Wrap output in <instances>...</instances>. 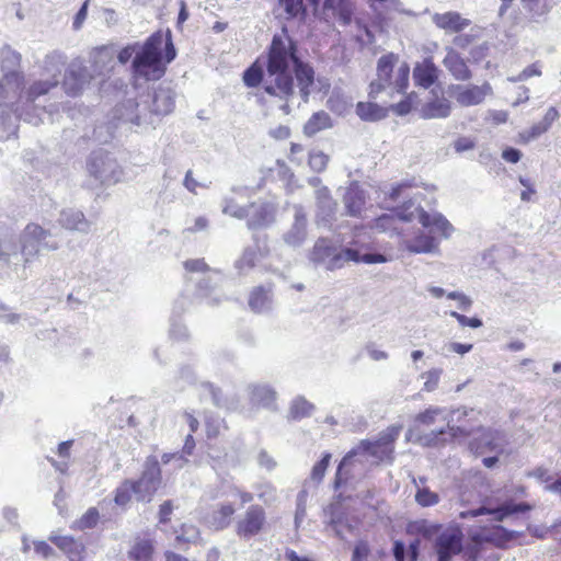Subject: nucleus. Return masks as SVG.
I'll return each instance as SVG.
<instances>
[{"label":"nucleus","mask_w":561,"mask_h":561,"mask_svg":"<svg viewBox=\"0 0 561 561\" xmlns=\"http://www.w3.org/2000/svg\"><path fill=\"white\" fill-rule=\"evenodd\" d=\"M295 72L299 94L305 103L308 102L310 88L314 82L313 69L299 60L293 41L286 34L274 35L267 57L266 72L264 73L255 64L244 71L243 81L245 85L254 88L262 83L264 91L280 101L279 108L290 113L288 101L294 96Z\"/></svg>","instance_id":"nucleus-1"},{"label":"nucleus","mask_w":561,"mask_h":561,"mask_svg":"<svg viewBox=\"0 0 561 561\" xmlns=\"http://www.w3.org/2000/svg\"><path fill=\"white\" fill-rule=\"evenodd\" d=\"M401 425H392L379 434L374 442L362 440L355 448L348 451L340 462L335 476V488H340L350 476L356 473L358 467L369 462L377 465L380 461L391 460L393 443L399 437Z\"/></svg>","instance_id":"nucleus-2"},{"label":"nucleus","mask_w":561,"mask_h":561,"mask_svg":"<svg viewBox=\"0 0 561 561\" xmlns=\"http://www.w3.org/2000/svg\"><path fill=\"white\" fill-rule=\"evenodd\" d=\"M175 56L171 33L164 41L161 33H153L144 44L139 45V49L131 61L133 79L144 81H157L161 79L167 69V64Z\"/></svg>","instance_id":"nucleus-3"},{"label":"nucleus","mask_w":561,"mask_h":561,"mask_svg":"<svg viewBox=\"0 0 561 561\" xmlns=\"http://www.w3.org/2000/svg\"><path fill=\"white\" fill-rule=\"evenodd\" d=\"M415 529L424 537L437 534L433 546L437 554V561H450L453 557L462 550L463 535L458 527L442 529L439 525L422 520L415 524Z\"/></svg>","instance_id":"nucleus-4"},{"label":"nucleus","mask_w":561,"mask_h":561,"mask_svg":"<svg viewBox=\"0 0 561 561\" xmlns=\"http://www.w3.org/2000/svg\"><path fill=\"white\" fill-rule=\"evenodd\" d=\"M398 58L388 54L379 58L377 65V79L370 84V94L378 93L386 88H392L398 93H404L409 84L410 67L401 62L393 71Z\"/></svg>","instance_id":"nucleus-5"},{"label":"nucleus","mask_w":561,"mask_h":561,"mask_svg":"<svg viewBox=\"0 0 561 561\" xmlns=\"http://www.w3.org/2000/svg\"><path fill=\"white\" fill-rule=\"evenodd\" d=\"M472 409L460 407L454 410L446 409L445 422L446 428L432 431L419 437V443L425 447H436L445 444L447 440L457 436H467L470 434V427L462 424L463 420L473 414Z\"/></svg>","instance_id":"nucleus-6"},{"label":"nucleus","mask_w":561,"mask_h":561,"mask_svg":"<svg viewBox=\"0 0 561 561\" xmlns=\"http://www.w3.org/2000/svg\"><path fill=\"white\" fill-rule=\"evenodd\" d=\"M309 259L317 265H324L327 270L341 268L345 263L357 259V250L345 248L337 250L325 238L316 241L309 253Z\"/></svg>","instance_id":"nucleus-7"},{"label":"nucleus","mask_w":561,"mask_h":561,"mask_svg":"<svg viewBox=\"0 0 561 561\" xmlns=\"http://www.w3.org/2000/svg\"><path fill=\"white\" fill-rule=\"evenodd\" d=\"M402 219H417L424 228L428 229L431 232L440 234L445 239L449 238L454 232L453 225L445 216L440 213H427L419 205H413L409 214H402Z\"/></svg>","instance_id":"nucleus-8"},{"label":"nucleus","mask_w":561,"mask_h":561,"mask_svg":"<svg viewBox=\"0 0 561 561\" xmlns=\"http://www.w3.org/2000/svg\"><path fill=\"white\" fill-rule=\"evenodd\" d=\"M138 501H150L161 485V469L156 459L147 462L137 481H131Z\"/></svg>","instance_id":"nucleus-9"},{"label":"nucleus","mask_w":561,"mask_h":561,"mask_svg":"<svg viewBox=\"0 0 561 561\" xmlns=\"http://www.w3.org/2000/svg\"><path fill=\"white\" fill-rule=\"evenodd\" d=\"M450 94L459 105L474 106L481 104L488 95L492 94V87L488 82L481 85L453 84Z\"/></svg>","instance_id":"nucleus-10"},{"label":"nucleus","mask_w":561,"mask_h":561,"mask_svg":"<svg viewBox=\"0 0 561 561\" xmlns=\"http://www.w3.org/2000/svg\"><path fill=\"white\" fill-rule=\"evenodd\" d=\"M277 204L257 201L247 205V225L250 229L264 228L275 220Z\"/></svg>","instance_id":"nucleus-11"},{"label":"nucleus","mask_w":561,"mask_h":561,"mask_svg":"<svg viewBox=\"0 0 561 561\" xmlns=\"http://www.w3.org/2000/svg\"><path fill=\"white\" fill-rule=\"evenodd\" d=\"M507 443V437L503 432L483 430L480 435L470 443V449L476 454H484L486 451L502 454Z\"/></svg>","instance_id":"nucleus-12"},{"label":"nucleus","mask_w":561,"mask_h":561,"mask_svg":"<svg viewBox=\"0 0 561 561\" xmlns=\"http://www.w3.org/2000/svg\"><path fill=\"white\" fill-rule=\"evenodd\" d=\"M307 215L301 205H294V221L283 234L284 242L293 248L300 247L307 239Z\"/></svg>","instance_id":"nucleus-13"},{"label":"nucleus","mask_w":561,"mask_h":561,"mask_svg":"<svg viewBox=\"0 0 561 561\" xmlns=\"http://www.w3.org/2000/svg\"><path fill=\"white\" fill-rule=\"evenodd\" d=\"M355 4L352 0H324L321 14L325 21L337 20L342 25L352 22Z\"/></svg>","instance_id":"nucleus-14"},{"label":"nucleus","mask_w":561,"mask_h":561,"mask_svg":"<svg viewBox=\"0 0 561 561\" xmlns=\"http://www.w3.org/2000/svg\"><path fill=\"white\" fill-rule=\"evenodd\" d=\"M265 523V514L259 505H252L248 508L244 516L237 523V533L239 536L249 538L256 535Z\"/></svg>","instance_id":"nucleus-15"},{"label":"nucleus","mask_w":561,"mask_h":561,"mask_svg":"<svg viewBox=\"0 0 561 561\" xmlns=\"http://www.w3.org/2000/svg\"><path fill=\"white\" fill-rule=\"evenodd\" d=\"M446 55L443 65L457 81H468L472 78V71L467 65L466 59L457 51L455 47H446Z\"/></svg>","instance_id":"nucleus-16"},{"label":"nucleus","mask_w":561,"mask_h":561,"mask_svg":"<svg viewBox=\"0 0 561 561\" xmlns=\"http://www.w3.org/2000/svg\"><path fill=\"white\" fill-rule=\"evenodd\" d=\"M48 231L45 230L42 226L35 222H31L26 225L24 229V238L25 240L22 243V254L24 256V264H28L32 262L39 253V249L36 244L32 243V241H43L48 236Z\"/></svg>","instance_id":"nucleus-17"},{"label":"nucleus","mask_w":561,"mask_h":561,"mask_svg":"<svg viewBox=\"0 0 561 561\" xmlns=\"http://www.w3.org/2000/svg\"><path fill=\"white\" fill-rule=\"evenodd\" d=\"M433 24L445 33L456 34L471 25V20L462 16L457 11H447L444 13H434L432 15Z\"/></svg>","instance_id":"nucleus-18"},{"label":"nucleus","mask_w":561,"mask_h":561,"mask_svg":"<svg viewBox=\"0 0 561 561\" xmlns=\"http://www.w3.org/2000/svg\"><path fill=\"white\" fill-rule=\"evenodd\" d=\"M528 510H529V506L525 503H520V504L505 503L496 508H489L486 506H482L477 510L461 512L460 517L468 518V517H477L482 514H489L492 516V519L500 522L514 513L525 512Z\"/></svg>","instance_id":"nucleus-19"},{"label":"nucleus","mask_w":561,"mask_h":561,"mask_svg":"<svg viewBox=\"0 0 561 561\" xmlns=\"http://www.w3.org/2000/svg\"><path fill=\"white\" fill-rule=\"evenodd\" d=\"M268 253L270 249L266 241L255 238L254 247H249L244 250L241 257L236 262V268L240 273H247L257 261L265 257Z\"/></svg>","instance_id":"nucleus-20"},{"label":"nucleus","mask_w":561,"mask_h":561,"mask_svg":"<svg viewBox=\"0 0 561 561\" xmlns=\"http://www.w3.org/2000/svg\"><path fill=\"white\" fill-rule=\"evenodd\" d=\"M90 80L91 76L84 68L70 69L65 73L62 88L67 95L77 96Z\"/></svg>","instance_id":"nucleus-21"},{"label":"nucleus","mask_w":561,"mask_h":561,"mask_svg":"<svg viewBox=\"0 0 561 561\" xmlns=\"http://www.w3.org/2000/svg\"><path fill=\"white\" fill-rule=\"evenodd\" d=\"M439 72L440 70L434 64L432 58H425L414 67L413 78L417 85L428 89L436 82Z\"/></svg>","instance_id":"nucleus-22"},{"label":"nucleus","mask_w":561,"mask_h":561,"mask_svg":"<svg viewBox=\"0 0 561 561\" xmlns=\"http://www.w3.org/2000/svg\"><path fill=\"white\" fill-rule=\"evenodd\" d=\"M451 103L444 96H434L421 107V117L425 119L446 118L450 115Z\"/></svg>","instance_id":"nucleus-23"},{"label":"nucleus","mask_w":561,"mask_h":561,"mask_svg":"<svg viewBox=\"0 0 561 561\" xmlns=\"http://www.w3.org/2000/svg\"><path fill=\"white\" fill-rule=\"evenodd\" d=\"M365 193L356 182H353L343 197L346 211L351 216H358L365 205Z\"/></svg>","instance_id":"nucleus-24"},{"label":"nucleus","mask_w":561,"mask_h":561,"mask_svg":"<svg viewBox=\"0 0 561 561\" xmlns=\"http://www.w3.org/2000/svg\"><path fill=\"white\" fill-rule=\"evenodd\" d=\"M49 541L60 549L68 558L76 559L81 558L84 546L72 536H58L53 535L49 537Z\"/></svg>","instance_id":"nucleus-25"},{"label":"nucleus","mask_w":561,"mask_h":561,"mask_svg":"<svg viewBox=\"0 0 561 561\" xmlns=\"http://www.w3.org/2000/svg\"><path fill=\"white\" fill-rule=\"evenodd\" d=\"M412 207L413 203H410L402 209L398 210L396 214H383L379 216L375 220L373 228L379 232L398 231V224L400 221H405L402 219V214H409Z\"/></svg>","instance_id":"nucleus-26"},{"label":"nucleus","mask_w":561,"mask_h":561,"mask_svg":"<svg viewBox=\"0 0 561 561\" xmlns=\"http://www.w3.org/2000/svg\"><path fill=\"white\" fill-rule=\"evenodd\" d=\"M236 510L231 503H221L207 516V523L214 529H224L230 525Z\"/></svg>","instance_id":"nucleus-27"},{"label":"nucleus","mask_w":561,"mask_h":561,"mask_svg":"<svg viewBox=\"0 0 561 561\" xmlns=\"http://www.w3.org/2000/svg\"><path fill=\"white\" fill-rule=\"evenodd\" d=\"M153 552V541L150 538L137 537L128 551V559L131 561H152Z\"/></svg>","instance_id":"nucleus-28"},{"label":"nucleus","mask_w":561,"mask_h":561,"mask_svg":"<svg viewBox=\"0 0 561 561\" xmlns=\"http://www.w3.org/2000/svg\"><path fill=\"white\" fill-rule=\"evenodd\" d=\"M407 250L414 253H431L437 250L438 241L435 237L421 232L413 239L404 240Z\"/></svg>","instance_id":"nucleus-29"},{"label":"nucleus","mask_w":561,"mask_h":561,"mask_svg":"<svg viewBox=\"0 0 561 561\" xmlns=\"http://www.w3.org/2000/svg\"><path fill=\"white\" fill-rule=\"evenodd\" d=\"M250 397L254 404L273 408L276 400V391L267 385H252L250 387Z\"/></svg>","instance_id":"nucleus-30"},{"label":"nucleus","mask_w":561,"mask_h":561,"mask_svg":"<svg viewBox=\"0 0 561 561\" xmlns=\"http://www.w3.org/2000/svg\"><path fill=\"white\" fill-rule=\"evenodd\" d=\"M333 126L331 116L324 112L319 111L312 114L304 126V133L307 136H313L321 130L331 128Z\"/></svg>","instance_id":"nucleus-31"},{"label":"nucleus","mask_w":561,"mask_h":561,"mask_svg":"<svg viewBox=\"0 0 561 561\" xmlns=\"http://www.w3.org/2000/svg\"><path fill=\"white\" fill-rule=\"evenodd\" d=\"M356 113L362 119L370 122L379 121L387 116V110L385 107L370 102H359L356 105Z\"/></svg>","instance_id":"nucleus-32"},{"label":"nucleus","mask_w":561,"mask_h":561,"mask_svg":"<svg viewBox=\"0 0 561 561\" xmlns=\"http://www.w3.org/2000/svg\"><path fill=\"white\" fill-rule=\"evenodd\" d=\"M114 56H115V51H114L113 44H107V45H102V46L95 47L93 49L94 66L100 69H103V68L113 69Z\"/></svg>","instance_id":"nucleus-33"},{"label":"nucleus","mask_w":561,"mask_h":561,"mask_svg":"<svg viewBox=\"0 0 561 561\" xmlns=\"http://www.w3.org/2000/svg\"><path fill=\"white\" fill-rule=\"evenodd\" d=\"M272 298L263 287L255 288L249 298V306L254 312H263L271 308Z\"/></svg>","instance_id":"nucleus-34"},{"label":"nucleus","mask_w":561,"mask_h":561,"mask_svg":"<svg viewBox=\"0 0 561 561\" xmlns=\"http://www.w3.org/2000/svg\"><path fill=\"white\" fill-rule=\"evenodd\" d=\"M316 199L320 215L323 218L330 217L334 213L336 205L327 186H321L316 190Z\"/></svg>","instance_id":"nucleus-35"},{"label":"nucleus","mask_w":561,"mask_h":561,"mask_svg":"<svg viewBox=\"0 0 561 561\" xmlns=\"http://www.w3.org/2000/svg\"><path fill=\"white\" fill-rule=\"evenodd\" d=\"M314 411V405L305 397L298 396L293 399L289 407V416L294 420H300L310 416Z\"/></svg>","instance_id":"nucleus-36"},{"label":"nucleus","mask_w":561,"mask_h":561,"mask_svg":"<svg viewBox=\"0 0 561 561\" xmlns=\"http://www.w3.org/2000/svg\"><path fill=\"white\" fill-rule=\"evenodd\" d=\"M23 87V76L19 72L10 71L0 79V98H5L9 89L18 92L21 91Z\"/></svg>","instance_id":"nucleus-37"},{"label":"nucleus","mask_w":561,"mask_h":561,"mask_svg":"<svg viewBox=\"0 0 561 561\" xmlns=\"http://www.w3.org/2000/svg\"><path fill=\"white\" fill-rule=\"evenodd\" d=\"M414 500L421 507H432L440 502L438 493L432 491L427 485L419 484Z\"/></svg>","instance_id":"nucleus-38"},{"label":"nucleus","mask_w":561,"mask_h":561,"mask_svg":"<svg viewBox=\"0 0 561 561\" xmlns=\"http://www.w3.org/2000/svg\"><path fill=\"white\" fill-rule=\"evenodd\" d=\"M60 224L69 230H82L87 226L84 215L81 211H64L60 217Z\"/></svg>","instance_id":"nucleus-39"},{"label":"nucleus","mask_w":561,"mask_h":561,"mask_svg":"<svg viewBox=\"0 0 561 561\" xmlns=\"http://www.w3.org/2000/svg\"><path fill=\"white\" fill-rule=\"evenodd\" d=\"M446 409L439 407H431L424 412L419 413L415 416V422L423 425L430 426L435 424L437 421L445 422Z\"/></svg>","instance_id":"nucleus-40"},{"label":"nucleus","mask_w":561,"mask_h":561,"mask_svg":"<svg viewBox=\"0 0 561 561\" xmlns=\"http://www.w3.org/2000/svg\"><path fill=\"white\" fill-rule=\"evenodd\" d=\"M58 85V80L35 81L27 90V99L35 101L37 98L47 94L51 89Z\"/></svg>","instance_id":"nucleus-41"},{"label":"nucleus","mask_w":561,"mask_h":561,"mask_svg":"<svg viewBox=\"0 0 561 561\" xmlns=\"http://www.w3.org/2000/svg\"><path fill=\"white\" fill-rule=\"evenodd\" d=\"M133 494H135V488H134L131 481L130 480H125L115 490L114 502L118 506H125V505H127L130 502Z\"/></svg>","instance_id":"nucleus-42"},{"label":"nucleus","mask_w":561,"mask_h":561,"mask_svg":"<svg viewBox=\"0 0 561 561\" xmlns=\"http://www.w3.org/2000/svg\"><path fill=\"white\" fill-rule=\"evenodd\" d=\"M331 458L332 455L330 453H324L322 455V458L311 469V481H313L317 484H319L322 481L324 473L330 465Z\"/></svg>","instance_id":"nucleus-43"},{"label":"nucleus","mask_w":561,"mask_h":561,"mask_svg":"<svg viewBox=\"0 0 561 561\" xmlns=\"http://www.w3.org/2000/svg\"><path fill=\"white\" fill-rule=\"evenodd\" d=\"M222 213L237 219H244L247 217V206L239 205L232 197H226Z\"/></svg>","instance_id":"nucleus-44"},{"label":"nucleus","mask_w":561,"mask_h":561,"mask_svg":"<svg viewBox=\"0 0 561 561\" xmlns=\"http://www.w3.org/2000/svg\"><path fill=\"white\" fill-rule=\"evenodd\" d=\"M100 515L95 507H90L76 523L75 528L83 530L93 528L99 522Z\"/></svg>","instance_id":"nucleus-45"},{"label":"nucleus","mask_w":561,"mask_h":561,"mask_svg":"<svg viewBox=\"0 0 561 561\" xmlns=\"http://www.w3.org/2000/svg\"><path fill=\"white\" fill-rule=\"evenodd\" d=\"M199 539V530L191 524H183L181 534L178 533V546L180 542L195 543Z\"/></svg>","instance_id":"nucleus-46"},{"label":"nucleus","mask_w":561,"mask_h":561,"mask_svg":"<svg viewBox=\"0 0 561 561\" xmlns=\"http://www.w3.org/2000/svg\"><path fill=\"white\" fill-rule=\"evenodd\" d=\"M525 9H527L533 16H542L550 10L547 0H522Z\"/></svg>","instance_id":"nucleus-47"},{"label":"nucleus","mask_w":561,"mask_h":561,"mask_svg":"<svg viewBox=\"0 0 561 561\" xmlns=\"http://www.w3.org/2000/svg\"><path fill=\"white\" fill-rule=\"evenodd\" d=\"M442 369L433 368L428 371H425L421 375L422 379H424V386L423 390L427 392L434 391L439 382L440 376H442Z\"/></svg>","instance_id":"nucleus-48"},{"label":"nucleus","mask_w":561,"mask_h":561,"mask_svg":"<svg viewBox=\"0 0 561 561\" xmlns=\"http://www.w3.org/2000/svg\"><path fill=\"white\" fill-rule=\"evenodd\" d=\"M329 162V157L322 151H312L309 154V167L316 172H322Z\"/></svg>","instance_id":"nucleus-49"},{"label":"nucleus","mask_w":561,"mask_h":561,"mask_svg":"<svg viewBox=\"0 0 561 561\" xmlns=\"http://www.w3.org/2000/svg\"><path fill=\"white\" fill-rule=\"evenodd\" d=\"M278 4L287 18L297 16L302 11V0H278Z\"/></svg>","instance_id":"nucleus-50"},{"label":"nucleus","mask_w":561,"mask_h":561,"mask_svg":"<svg viewBox=\"0 0 561 561\" xmlns=\"http://www.w3.org/2000/svg\"><path fill=\"white\" fill-rule=\"evenodd\" d=\"M518 181L524 186V190L520 192V199L523 202H530L537 193L534 182L523 175L518 176Z\"/></svg>","instance_id":"nucleus-51"},{"label":"nucleus","mask_w":561,"mask_h":561,"mask_svg":"<svg viewBox=\"0 0 561 561\" xmlns=\"http://www.w3.org/2000/svg\"><path fill=\"white\" fill-rule=\"evenodd\" d=\"M447 298L456 300V302H458V308L462 311L470 310L473 304L472 299L462 291H450L447 294Z\"/></svg>","instance_id":"nucleus-52"},{"label":"nucleus","mask_w":561,"mask_h":561,"mask_svg":"<svg viewBox=\"0 0 561 561\" xmlns=\"http://www.w3.org/2000/svg\"><path fill=\"white\" fill-rule=\"evenodd\" d=\"M139 43L128 44L123 47L117 54V60L122 65H126L133 57L136 56L139 49Z\"/></svg>","instance_id":"nucleus-53"},{"label":"nucleus","mask_w":561,"mask_h":561,"mask_svg":"<svg viewBox=\"0 0 561 561\" xmlns=\"http://www.w3.org/2000/svg\"><path fill=\"white\" fill-rule=\"evenodd\" d=\"M257 497L265 503H270L275 501L276 499V490L270 483H262L257 485Z\"/></svg>","instance_id":"nucleus-54"},{"label":"nucleus","mask_w":561,"mask_h":561,"mask_svg":"<svg viewBox=\"0 0 561 561\" xmlns=\"http://www.w3.org/2000/svg\"><path fill=\"white\" fill-rule=\"evenodd\" d=\"M306 499H307V492L302 490L299 492L297 497V508H296V515H295V524L296 527H299L300 523L304 520L306 516Z\"/></svg>","instance_id":"nucleus-55"},{"label":"nucleus","mask_w":561,"mask_h":561,"mask_svg":"<svg viewBox=\"0 0 561 561\" xmlns=\"http://www.w3.org/2000/svg\"><path fill=\"white\" fill-rule=\"evenodd\" d=\"M449 314L455 318L461 327H470L472 329L482 327V321L479 318H468L457 311H450Z\"/></svg>","instance_id":"nucleus-56"},{"label":"nucleus","mask_w":561,"mask_h":561,"mask_svg":"<svg viewBox=\"0 0 561 561\" xmlns=\"http://www.w3.org/2000/svg\"><path fill=\"white\" fill-rule=\"evenodd\" d=\"M457 35L453 38V44L456 48L466 49L468 48L476 39L477 35L473 33H456Z\"/></svg>","instance_id":"nucleus-57"},{"label":"nucleus","mask_w":561,"mask_h":561,"mask_svg":"<svg viewBox=\"0 0 561 561\" xmlns=\"http://www.w3.org/2000/svg\"><path fill=\"white\" fill-rule=\"evenodd\" d=\"M545 133H547V130L542 126V123L538 122V123L534 124L528 130H524L523 133H520V137L525 141H530L533 139L538 138L539 136H541Z\"/></svg>","instance_id":"nucleus-58"},{"label":"nucleus","mask_w":561,"mask_h":561,"mask_svg":"<svg viewBox=\"0 0 561 561\" xmlns=\"http://www.w3.org/2000/svg\"><path fill=\"white\" fill-rule=\"evenodd\" d=\"M541 70L537 64L526 67L518 76L508 78L512 82L524 81L533 76H540Z\"/></svg>","instance_id":"nucleus-59"},{"label":"nucleus","mask_w":561,"mask_h":561,"mask_svg":"<svg viewBox=\"0 0 561 561\" xmlns=\"http://www.w3.org/2000/svg\"><path fill=\"white\" fill-rule=\"evenodd\" d=\"M184 268L187 273H202L209 271L207 264L202 259L185 261Z\"/></svg>","instance_id":"nucleus-60"},{"label":"nucleus","mask_w":561,"mask_h":561,"mask_svg":"<svg viewBox=\"0 0 561 561\" xmlns=\"http://www.w3.org/2000/svg\"><path fill=\"white\" fill-rule=\"evenodd\" d=\"M369 546L365 541H359L353 551L352 561H363L369 554Z\"/></svg>","instance_id":"nucleus-61"},{"label":"nucleus","mask_w":561,"mask_h":561,"mask_svg":"<svg viewBox=\"0 0 561 561\" xmlns=\"http://www.w3.org/2000/svg\"><path fill=\"white\" fill-rule=\"evenodd\" d=\"M89 2H90V0H85L83 2L82 7L77 12V14L75 15L73 23H72L73 30H80L83 22L85 21L87 15H88Z\"/></svg>","instance_id":"nucleus-62"},{"label":"nucleus","mask_w":561,"mask_h":561,"mask_svg":"<svg viewBox=\"0 0 561 561\" xmlns=\"http://www.w3.org/2000/svg\"><path fill=\"white\" fill-rule=\"evenodd\" d=\"M559 117V112L556 107L551 106L547 110L543 118L540 121L542 126L548 131L552 126L553 122H556Z\"/></svg>","instance_id":"nucleus-63"},{"label":"nucleus","mask_w":561,"mask_h":561,"mask_svg":"<svg viewBox=\"0 0 561 561\" xmlns=\"http://www.w3.org/2000/svg\"><path fill=\"white\" fill-rule=\"evenodd\" d=\"M559 117V112L556 107L551 106L547 110L543 118L540 121L542 126L548 131L552 126L553 122H556Z\"/></svg>","instance_id":"nucleus-64"}]
</instances>
